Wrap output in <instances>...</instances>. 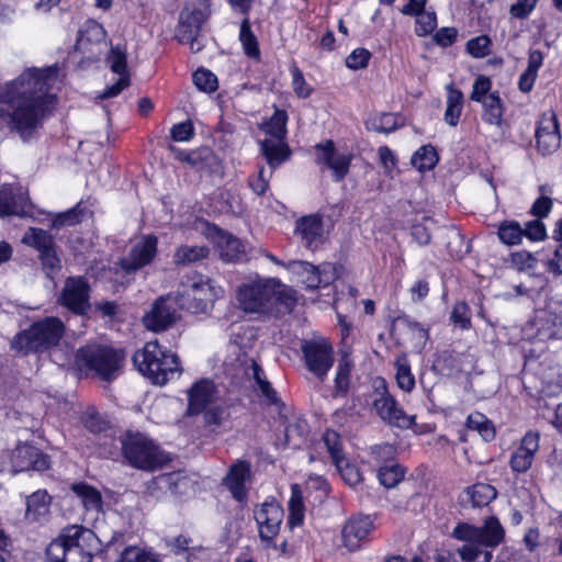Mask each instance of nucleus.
<instances>
[{"instance_id": "4be33fe9", "label": "nucleus", "mask_w": 562, "mask_h": 562, "mask_svg": "<svg viewBox=\"0 0 562 562\" xmlns=\"http://www.w3.org/2000/svg\"><path fill=\"white\" fill-rule=\"evenodd\" d=\"M203 20L204 16L201 10H193L188 13L181 12L180 14L179 40L182 43H190V49L193 53H199L203 48V44L198 38Z\"/></svg>"}, {"instance_id": "c9c22d12", "label": "nucleus", "mask_w": 562, "mask_h": 562, "mask_svg": "<svg viewBox=\"0 0 562 562\" xmlns=\"http://www.w3.org/2000/svg\"><path fill=\"white\" fill-rule=\"evenodd\" d=\"M157 484L162 487H168V493L178 496L188 492L190 480L182 472H170L158 475Z\"/></svg>"}, {"instance_id": "f3484780", "label": "nucleus", "mask_w": 562, "mask_h": 562, "mask_svg": "<svg viewBox=\"0 0 562 562\" xmlns=\"http://www.w3.org/2000/svg\"><path fill=\"white\" fill-rule=\"evenodd\" d=\"M255 519L260 538L270 541L279 533L283 509L274 499L266 501L255 510Z\"/></svg>"}, {"instance_id": "9d476101", "label": "nucleus", "mask_w": 562, "mask_h": 562, "mask_svg": "<svg viewBox=\"0 0 562 562\" xmlns=\"http://www.w3.org/2000/svg\"><path fill=\"white\" fill-rule=\"evenodd\" d=\"M22 243L34 247L40 252L46 276L53 278L60 269V259L56 254L53 236L42 228L30 227L24 234Z\"/></svg>"}, {"instance_id": "c03bdc74", "label": "nucleus", "mask_w": 562, "mask_h": 562, "mask_svg": "<svg viewBox=\"0 0 562 562\" xmlns=\"http://www.w3.org/2000/svg\"><path fill=\"white\" fill-rule=\"evenodd\" d=\"M498 237L506 245H518L522 240V227L516 221H504L499 224Z\"/></svg>"}, {"instance_id": "3c124183", "label": "nucleus", "mask_w": 562, "mask_h": 562, "mask_svg": "<svg viewBox=\"0 0 562 562\" xmlns=\"http://www.w3.org/2000/svg\"><path fill=\"white\" fill-rule=\"evenodd\" d=\"M193 82L199 90L204 92H213L217 89L216 76L204 68H200L193 74Z\"/></svg>"}, {"instance_id": "6ab92c4d", "label": "nucleus", "mask_w": 562, "mask_h": 562, "mask_svg": "<svg viewBox=\"0 0 562 562\" xmlns=\"http://www.w3.org/2000/svg\"><path fill=\"white\" fill-rule=\"evenodd\" d=\"M12 472L27 470L44 471L48 468V460L37 448L24 443L16 446L10 453Z\"/></svg>"}, {"instance_id": "4468645a", "label": "nucleus", "mask_w": 562, "mask_h": 562, "mask_svg": "<svg viewBox=\"0 0 562 562\" xmlns=\"http://www.w3.org/2000/svg\"><path fill=\"white\" fill-rule=\"evenodd\" d=\"M89 284L82 277L66 279L58 302L75 314L82 315L89 307Z\"/></svg>"}, {"instance_id": "5fc2aeb1", "label": "nucleus", "mask_w": 562, "mask_h": 562, "mask_svg": "<svg viewBox=\"0 0 562 562\" xmlns=\"http://www.w3.org/2000/svg\"><path fill=\"white\" fill-rule=\"evenodd\" d=\"M491 40L486 35H480L470 40L467 49L470 55L476 58L485 57L490 54Z\"/></svg>"}, {"instance_id": "774afa93", "label": "nucleus", "mask_w": 562, "mask_h": 562, "mask_svg": "<svg viewBox=\"0 0 562 562\" xmlns=\"http://www.w3.org/2000/svg\"><path fill=\"white\" fill-rule=\"evenodd\" d=\"M300 266L303 268L304 273H306L304 283L306 284L307 289L315 290L319 286H323L316 266L305 261H301Z\"/></svg>"}, {"instance_id": "b1692460", "label": "nucleus", "mask_w": 562, "mask_h": 562, "mask_svg": "<svg viewBox=\"0 0 562 562\" xmlns=\"http://www.w3.org/2000/svg\"><path fill=\"white\" fill-rule=\"evenodd\" d=\"M373 529V521L370 516H357L350 518L342 528L341 537L344 546L349 551H356L360 548V541Z\"/></svg>"}, {"instance_id": "a211bd4d", "label": "nucleus", "mask_w": 562, "mask_h": 562, "mask_svg": "<svg viewBox=\"0 0 562 562\" xmlns=\"http://www.w3.org/2000/svg\"><path fill=\"white\" fill-rule=\"evenodd\" d=\"M537 148L542 155L554 153L561 144L559 122L554 112L543 113L536 128Z\"/></svg>"}, {"instance_id": "a878e982", "label": "nucleus", "mask_w": 562, "mask_h": 562, "mask_svg": "<svg viewBox=\"0 0 562 562\" xmlns=\"http://www.w3.org/2000/svg\"><path fill=\"white\" fill-rule=\"evenodd\" d=\"M539 449V435L528 432L521 439L520 446L512 453L509 464L513 471L524 473L532 464L535 453Z\"/></svg>"}, {"instance_id": "473e14b6", "label": "nucleus", "mask_w": 562, "mask_h": 562, "mask_svg": "<svg viewBox=\"0 0 562 562\" xmlns=\"http://www.w3.org/2000/svg\"><path fill=\"white\" fill-rule=\"evenodd\" d=\"M482 119L491 125L499 127L503 123V102L497 92H491L482 102Z\"/></svg>"}, {"instance_id": "72a5a7b5", "label": "nucleus", "mask_w": 562, "mask_h": 562, "mask_svg": "<svg viewBox=\"0 0 562 562\" xmlns=\"http://www.w3.org/2000/svg\"><path fill=\"white\" fill-rule=\"evenodd\" d=\"M50 496L46 491H36L27 497L26 501V518L38 520L49 510Z\"/></svg>"}, {"instance_id": "338daca9", "label": "nucleus", "mask_w": 562, "mask_h": 562, "mask_svg": "<svg viewBox=\"0 0 562 562\" xmlns=\"http://www.w3.org/2000/svg\"><path fill=\"white\" fill-rule=\"evenodd\" d=\"M170 134L176 142H188L194 135L193 124L190 121L175 124L171 127Z\"/></svg>"}, {"instance_id": "052dcab7", "label": "nucleus", "mask_w": 562, "mask_h": 562, "mask_svg": "<svg viewBox=\"0 0 562 562\" xmlns=\"http://www.w3.org/2000/svg\"><path fill=\"white\" fill-rule=\"evenodd\" d=\"M537 3L538 0H516L509 8V14L515 19H527L535 10Z\"/></svg>"}, {"instance_id": "2eb2a0df", "label": "nucleus", "mask_w": 562, "mask_h": 562, "mask_svg": "<svg viewBox=\"0 0 562 562\" xmlns=\"http://www.w3.org/2000/svg\"><path fill=\"white\" fill-rule=\"evenodd\" d=\"M176 159L186 162L200 172L215 173L221 170L218 157L209 147H200L193 150H183L176 146L169 147Z\"/></svg>"}, {"instance_id": "7c9ffc66", "label": "nucleus", "mask_w": 562, "mask_h": 562, "mask_svg": "<svg viewBox=\"0 0 562 562\" xmlns=\"http://www.w3.org/2000/svg\"><path fill=\"white\" fill-rule=\"evenodd\" d=\"M71 491L87 512L100 513L102 509L101 493L93 486L80 482L71 485Z\"/></svg>"}, {"instance_id": "58836bf2", "label": "nucleus", "mask_w": 562, "mask_h": 562, "mask_svg": "<svg viewBox=\"0 0 562 562\" xmlns=\"http://www.w3.org/2000/svg\"><path fill=\"white\" fill-rule=\"evenodd\" d=\"M209 255V248L206 246H180L175 256L173 261L176 265H190L198 262Z\"/></svg>"}, {"instance_id": "39448f33", "label": "nucleus", "mask_w": 562, "mask_h": 562, "mask_svg": "<svg viewBox=\"0 0 562 562\" xmlns=\"http://www.w3.org/2000/svg\"><path fill=\"white\" fill-rule=\"evenodd\" d=\"M124 352L111 347L89 344L76 351L75 366L86 373L93 372L105 381L115 379L122 368Z\"/></svg>"}, {"instance_id": "5701e85b", "label": "nucleus", "mask_w": 562, "mask_h": 562, "mask_svg": "<svg viewBox=\"0 0 562 562\" xmlns=\"http://www.w3.org/2000/svg\"><path fill=\"white\" fill-rule=\"evenodd\" d=\"M295 235L308 249L317 248L324 241V226L321 216L307 215L295 223Z\"/></svg>"}, {"instance_id": "0eeeda50", "label": "nucleus", "mask_w": 562, "mask_h": 562, "mask_svg": "<svg viewBox=\"0 0 562 562\" xmlns=\"http://www.w3.org/2000/svg\"><path fill=\"white\" fill-rule=\"evenodd\" d=\"M124 458L139 470L153 471L168 461L167 456L145 435L127 434L122 440Z\"/></svg>"}, {"instance_id": "6e6d98bb", "label": "nucleus", "mask_w": 562, "mask_h": 562, "mask_svg": "<svg viewBox=\"0 0 562 562\" xmlns=\"http://www.w3.org/2000/svg\"><path fill=\"white\" fill-rule=\"evenodd\" d=\"M415 15L417 16L415 32L418 36H425L435 30L437 25L435 13L423 11Z\"/></svg>"}, {"instance_id": "13d9d810", "label": "nucleus", "mask_w": 562, "mask_h": 562, "mask_svg": "<svg viewBox=\"0 0 562 562\" xmlns=\"http://www.w3.org/2000/svg\"><path fill=\"white\" fill-rule=\"evenodd\" d=\"M524 236L532 241L543 240L547 237L544 224L538 218L527 222L522 227Z\"/></svg>"}, {"instance_id": "f704fd0d", "label": "nucleus", "mask_w": 562, "mask_h": 562, "mask_svg": "<svg viewBox=\"0 0 562 562\" xmlns=\"http://www.w3.org/2000/svg\"><path fill=\"white\" fill-rule=\"evenodd\" d=\"M105 36L106 32L104 27L100 23L93 20H89L83 24L82 29L79 31L77 46L80 49H86L87 45L89 44H98L103 42L105 40Z\"/></svg>"}, {"instance_id": "37998d69", "label": "nucleus", "mask_w": 562, "mask_h": 562, "mask_svg": "<svg viewBox=\"0 0 562 562\" xmlns=\"http://www.w3.org/2000/svg\"><path fill=\"white\" fill-rule=\"evenodd\" d=\"M289 526L291 528L300 526L304 519V505L302 493L297 485L292 486V495L289 501Z\"/></svg>"}, {"instance_id": "de8ad7c7", "label": "nucleus", "mask_w": 562, "mask_h": 562, "mask_svg": "<svg viewBox=\"0 0 562 562\" xmlns=\"http://www.w3.org/2000/svg\"><path fill=\"white\" fill-rule=\"evenodd\" d=\"M404 476V471L398 464H389L380 468L378 479L380 483L387 487L397 485Z\"/></svg>"}, {"instance_id": "ea45409f", "label": "nucleus", "mask_w": 562, "mask_h": 562, "mask_svg": "<svg viewBox=\"0 0 562 562\" xmlns=\"http://www.w3.org/2000/svg\"><path fill=\"white\" fill-rule=\"evenodd\" d=\"M395 369V379L398 387L405 392H411L415 386V378L411 371L406 355H400L396 358Z\"/></svg>"}, {"instance_id": "cd10ccee", "label": "nucleus", "mask_w": 562, "mask_h": 562, "mask_svg": "<svg viewBox=\"0 0 562 562\" xmlns=\"http://www.w3.org/2000/svg\"><path fill=\"white\" fill-rule=\"evenodd\" d=\"M250 476V467L245 461H238L233 464L224 480L226 487L232 493L233 497L243 503L247 499V491L245 482Z\"/></svg>"}, {"instance_id": "bb28decb", "label": "nucleus", "mask_w": 562, "mask_h": 562, "mask_svg": "<svg viewBox=\"0 0 562 562\" xmlns=\"http://www.w3.org/2000/svg\"><path fill=\"white\" fill-rule=\"evenodd\" d=\"M245 372L247 378L254 381V390L263 398L267 405L276 407L282 406V402L278 396L277 391L268 381L263 369L255 360L250 361L249 366L246 367Z\"/></svg>"}, {"instance_id": "1a4fd4ad", "label": "nucleus", "mask_w": 562, "mask_h": 562, "mask_svg": "<svg viewBox=\"0 0 562 562\" xmlns=\"http://www.w3.org/2000/svg\"><path fill=\"white\" fill-rule=\"evenodd\" d=\"M504 535V528L495 517L487 518L482 527L458 524L452 531V536L458 540L485 547L498 546Z\"/></svg>"}, {"instance_id": "f03ea898", "label": "nucleus", "mask_w": 562, "mask_h": 562, "mask_svg": "<svg viewBox=\"0 0 562 562\" xmlns=\"http://www.w3.org/2000/svg\"><path fill=\"white\" fill-rule=\"evenodd\" d=\"M100 550L95 533L82 526H70L53 540L47 549L48 562H91Z\"/></svg>"}, {"instance_id": "423d86ee", "label": "nucleus", "mask_w": 562, "mask_h": 562, "mask_svg": "<svg viewBox=\"0 0 562 562\" xmlns=\"http://www.w3.org/2000/svg\"><path fill=\"white\" fill-rule=\"evenodd\" d=\"M181 288L182 290L176 295L178 306L192 314L205 313L224 293L221 286L199 273L186 276Z\"/></svg>"}, {"instance_id": "79ce46f5", "label": "nucleus", "mask_w": 562, "mask_h": 562, "mask_svg": "<svg viewBox=\"0 0 562 562\" xmlns=\"http://www.w3.org/2000/svg\"><path fill=\"white\" fill-rule=\"evenodd\" d=\"M438 154L431 145L422 146L412 156V165L419 171L431 170L438 162Z\"/></svg>"}, {"instance_id": "69168bd1", "label": "nucleus", "mask_w": 562, "mask_h": 562, "mask_svg": "<svg viewBox=\"0 0 562 562\" xmlns=\"http://www.w3.org/2000/svg\"><path fill=\"white\" fill-rule=\"evenodd\" d=\"M371 54L364 48H357L346 58V66L350 69L357 70L364 68L368 65Z\"/></svg>"}, {"instance_id": "393cba45", "label": "nucleus", "mask_w": 562, "mask_h": 562, "mask_svg": "<svg viewBox=\"0 0 562 562\" xmlns=\"http://www.w3.org/2000/svg\"><path fill=\"white\" fill-rule=\"evenodd\" d=\"M220 258L225 262H243L247 260L245 245L231 233L217 229L214 236Z\"/></svg>"}, {"instance_id": "0e129e2a", "label": "nucleus", "mask_w": 562, "mask_h": 562, "mask_svg": "<svg viewBox=\"0 0 562 562\" xmlns=\"http://www.w3.org/2000/svg\"><path fill=\"white\" fill-rule=\"evenodd\" d=\"M351 366L347 360H341L337 367L335 378L336 389L338 392L346 393L349 387Z\"/></svg>"}, {"instance_id": "f8f14e48", "label": "nucleus", "mask_w": 562, "mask_h": 562, "mask_svg": "<svg viewBox=\"0 0 562 562\" xmlns=\"http://www.w3.org/2000/svg\"><path fill=\"white\" fill-rule=\"evenodd\" d=\"M316 164L331 170L333 180L340 182L349 172L352 155L336 149L333 140L315 145Z\"/></svg>"}, {"instance_id": "e2e57ef3", "label": "nucleus", "mask_w": 562, "mask_h": 562, "mask_svg": "<svg viewBox=\"0 0 562 562\" xmlns=\"http://www.w3.org/2000/svg\"><path fill=\"white\" fill-rule=\"evenodd\" d=\"M80 222V211L79 205L74 209H70L64 213L58 214L52 223L53 228H60L64 226H72Z\"/></svg>"}, {"instance_id": "20e7f679", "label": "nucleus", "mask_w": 562, "mask_h": 562, "mask_svg": "<svg viewBox=\"0 0 562 562\" xmlns=\"http://www.w3.org/2000/svg\"><path fill=\"white\" fill-rule=\"evenodd\" d=\"M65 331L61 321L46 317L18 333L11 340V349L20 355L38 353L58 345Z\"/></svg>"}, {"instance_id": "ddd939ff", "label": "nucleus", "mask_w": 562, "mask_h": 562, "mask_svg": "<svg viewBox=\"0 0 562 562\" xmlns=\"http://www.w3.org/2000/svg\"><path fill=\"white\" fill-rule=\"evenodd\" d=\"M158 239L154 235L142 236L126 256L120 259V266L126 274H134L148 266L157 255Z\"/></svg>"}, {"instance_id": "f257e3e1", "label": "nucleus", "mask_w": 562, "mask_h": 562, "mask_svg": "<svg viewBox=\"0 0 562 562\" xmlns=\"http://www.w3.org/2000/svg\"><path fill=\"white\" fill-rule=\"evenodd\" d=\"M59 67H30L16 78L0 83V132L8 130L23 140L32 138L56 102L53 91Z\"/></svg>"}, {"instance_id": "412c9836", "label": "nucleus", "mask_w": 562, "mask_h": 562, "mask_svg": "<svg viewBox=\"0 0 562 562\" xmlns=\"http://www.w3.org/2000/svg\"><path fill=\"white\" fill-rule=\"evenodd\" d=\"M216 387L213 381L202 379L195 382L188 391V408L187 414L198 415L205 411L209 404L216 398Z\"/></svg>"}, {"instance_id": "a18cd8bd", "label": "nucleus", "mask_w": 562, "mask_h": 562, "mask_svg": "<svg viewBox=\"0 0 562 562\" xmlns=\"http://www.w3.org/2000/svg\"><path fill=\"white\" fill-rule=\"evenodd\" d=\"M106 63L110 69L120 77L130 76L127 71V56L120 46L111 47L106 56Z\"/></svg>"}, {"instance_id": "864d4df0", "label": "nucleus", "mask_w": 562, "mask_h": 562, "mask_svg": "<svg viewBox=\"0 0 562 562\" xmlns=\"http://www.w3.org/2000/svg\"><path fill=\"white\" fill-rule=\"evenodd\" d=\"M337 471L341 475L342 480L350 486H356L361 482V474L356 465L349 463V461L344 458L342 462L334 463Z\"/></svg>"}, {"instance_id": "a19ab883", "label": "nucleus", "mask_w": 562, "mask_h": 562, "mask_svg": "<svg viewBox=\"0 0 562 562\" xmlns=\"http://www.w3.org/2000/svg\"><path fill=\"white\" fill-rule=\"evenodd\" d=\"M239 41L243 45L245 54L255 59L260 58V49L258 45L257 37L251 31L250 22L248 18H245L241 21L240 30H239Z\"/></svg>"}, {"instance_id": "4d7b16f0", "label": "nucleus", "mask_w": 562, "mask_h": 562, "mask_svg": "<svg viewBox=\"0 0 562 562\" xmlns=\"http://www.w3.org/2000/svg\"><path fill=\"white\" fill-rule=\"evenodd\" d=\"M492 82L488 77L479 76L472 87L470 99L475 102L482 103L484 99L491 93Z\"/></svg>"}, {"instance_id": "dca6fc26", "label": "nucleus", "mask_w": 562, "mask_h": 562, "mask_svg": "<svg viewBox=\"0 0 562 562\" xmlns=\"http://www.w3.org/2000/svg\"><path fill=\"white\" fill-rule=\"evenodd\" d=\"M177 296L159 297L143 317L145 327L153 331L166 330L176 319Z\"/></svg>"}, {"instance_id": "09e8293b", "label": "nucleus", "mask_w": 562, "mask_h": 562, "mask_svg": "<svg viewBox=\"0 0 562 562\" xmlns=\"http://www.w3.org/2000/svg\"><path fill=\"white\" fill-rule=\"evenodd\" d=\"M116 562H159L153 553L146 552L142 548L130 546L120 554Z\"/></svg>"}, {"instance_id": "c756f323", "label": "nucleus", "mask_w": 562, "mask_h": 562, "mask_svg": "<svg viewBox=\"0 0 562 562\" xmlns=\"http://www.w3.org/2000/svg\"><path fill=\"white\" fill-rule=\"evenodd\" d=\"M27 200L22 194H14L10 188L0 190V216H23L27 213Z\"/></svg>"}, {"instance_id": "4c0bfd02", "label": "nucleus", "mask_w": 562, "mask_h": 562, "mask_svg": "<svg viewBox=\"0 0 562 562\" xmlns=\"http://www.w3.org/2000/svg\"><path fill=\"white\" fill-rule=\"evenodd\" d=\"M288 114L283 110H276L270 120L261 124L260 128L269 138L285 139Z\"/></svg>"}, {"instance_id": "7ed1b4c3", "label": "nucleus", "mask_w": 562, "mask_h": 562, "mask_svg": "<svg viewBox=\"0 0 562 562\" xmlns=\"http://www.w3.org/2000/svg\"><path fill=\"white\" fill-rule=\"evenodd\" d=\"M133 363L139 373L158 385L166 384L181 371L178 356L164 350L157 340L148 341L137 350Z\"/></svg>"}, {"instance_id": "c85d7f7f", "label": "nucleus", "mask_w": 562, "mask_h": 562, "mask_svg": "<svg viewBox=\"0 0 562 562\" xmlns=\"http://www.w3.org/2000/svg\"><path fill=\"white\" fill-rule=\"evenodd\" d=\"M261 153L270 168L274 169L290 156V148L285 139L266 138L260 142Z\"/></svg>"}, {"instance_id": "2f4dec72", "label": "nucleus", "mask_w": 562, "mask_h": 562, "mask_svg": "<svg viewBox=\"0 0 562 562\" xmlns=\"http://www.w3.org/2000/svg\"><path fill=\"white\" fill-rule=\"evenodd\" d=\"M308 425L305 419L294 417L284 429V445L290 448H300L306 441Z\"/></svg>"}, {"instance_id": "8fccbe9b", "label": "nucleus", "mask_w": 562, "mask_h": 562, "mask_svg": "<svg viewBox=\"0 0 562 562\" xmlns=\"http://www.w3.org/2000/svg\"><path fill=\"white\" fill-rule=\"evenodd\" d=\"M274 297V305H280L285 312H291L295 306L296 299L294 290L282 284L279 280H277Z\"/></svg>"}, {"instance_id": "bf43d9fd", "label": "nucleus", "mask_w": 562, "mask_h": 562, "mask_svg": "<svg viewBox=\"0 0 562 562\" xmlns=\"http://www.w3.org/2000/svg\"><path fill=\"white\" fill-rule=\"evenodd\" d=\"M451 321L462 329L470 327V310L464 302H457L454 304L451 312Z\"/></svg>"}, {"instance_id": "603ef678", "label": "nucleus", "mask_w": 562, "mask_h": 562, "mask_svg": "<svg viewBox=\"0 0 562 562\" xmlns=\"http://www.w3.org/2000/svg\"><path fill=\"white\" fill-rule=\"evenodd\" d=\"M290 72L294 93L302 99L308 98L313 92V88L304 79L303 72L295 65L291 67Z\"/></svg>"}, {"instance_id": "e433bc0d", "label": "nucleus", "mask_w": 562, "mask_h": 562, "mask_svg": "<svg viewBox=\"0 0 562 562\" xmlns=\"http://www.w3.org/2000/svg\"><path fill=\"white\" fill-rule=\"evenodd\" d=\"M468 499L474 507L488 505L497 495L494 486L485 483H477L465 491Z\"/></svg>"}, {"instance_id": "aec40b11", "label": "nucleus", "mask_w": 562, "mask_h": 562, "mask_svg": "<svg viewBox=\"0 0 562 562\" xmlns=\"http://www.w3.org/2000/svg\"><path fill=\"white\" fill-rule=\"evenodd\" d=\"M373 406L378 415L390 425L408 428L414 424V417L405 414L390 394H381L380 397L374 400Z\"/></svg>"}, {"instance_id": "6e6552de", "label": "nucleus", "mask_w": 562, "mask_h": 562, "mask_svg": "<svg viewBox=\"0 0 562 562\" xmlns=\"http://www.w3.org/2000/svg\"><path fill=\"white\" fill-rule=\"evenodd\" d=\"M277 279L257 278L243 283L237 291V301L247 313H270L274 307Z\"/></svg>"}, {"instance_id": "680f3d73", "label": "nucleus", "mask_w": 562, "mask_h": 562, "mask_svg": "<svg viewBox=\"0 0 562 562\" xmlns=\"http://www.w3.org/2000/svg\"><path fill=\"white\" fill-rule=\"evenodd\" d=\"M512 265L519 271L533 269L537 265L536 257L528 251H517L510 256Z\"/></svg>"}, {"instance_id": "9b49d317", "label": "nucleus", "mask_w": 562, "mask_h": 562, "mask_svg": "<svg viewBox=\"0 0 562 562\" xmlns=\"http://www.w3.org/2000/svg\"><path fill=\"white\" fill-rule=\"evenodd\" d=\"M307 369L324 380L334 363L333 348L323 338L304 340L301 346Z\"/></svg>"}, {"instance_id": "49530a36", "label": "nucleus", "mask_w": 562, "mask_h": 562, "mask_svg": "<svg viewBox=\"0 0 562 562\" xmlns=\"http://www.w3.org/2000/svg\"><path fill=\"white\" fill-rule=\"evenodd\" d=\"M323 441L327 448L328 453L330 454L333 463L342 462L345 454L342 451L340 435L335 430H326L323 435Z\"/></svg>"}]
</instances>
